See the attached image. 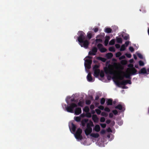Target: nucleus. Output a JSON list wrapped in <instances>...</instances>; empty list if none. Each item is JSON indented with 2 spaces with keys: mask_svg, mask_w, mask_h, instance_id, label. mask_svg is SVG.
<instances>
[{
  "mask_svg": "<svg viewBox=\"0 0 149 149\" xmlns=\"http://www.w3.org/2000/svg\"><path fill=\"white\" fill-rule=\"evenodd\" d=\"M115 108L116 109H118L119 110H121L123 109L122 106L120 104H119L115 107Z\"/></svg>",
  "mask_w": 149,
  "mask_h": 149,
  "instance_id": "bb28decb",
  "label": "nucleus"
},
{
  "mask_svg": "<svg viewBox=\"0 0 149 149\" xmlns=\"http://www.w3.org/2000/svg\"><path fill=\"white\" fill-rule=\"evenodd\" d=\"M95 108L93 104H92L90 106V108L91 110H93Z\"/></svg>",
  "mask_w": 149,
  "mask_h": 149,
  "instance_id": "052dcab7",
  "label": "nucleus"
},
{
  "mask_svg": "<svg viewBox=\"0 0 149 149\" xmlns=\"http://www.w3.org/2000/svg\"><path fill=\"white\" fill-rule=\"evenodd\" d=\"M112 112L115 115H116L118 113V112L116 110H114L112 111Z\"/></svg>",
  "mask_w": 149,
  "mask_h": 149,
  "instance_id": "864d4df0",
  "label": "nucleus"
},
{
  "mask_svg": "<svg viewBox=\"0 0 149 149\" xmlns=\"http://www.w3.org/2000/svg\"><path fill=\"white\" fill-rule=\"evenodd\" d=\"M100 35H101V38H102L105 36V34L104 33H101Z\"/></svg>",
  "mask_w": 149,
  "mask_h": 149,
  "instance_id": "338daca9",
  "label": "nucleus"
},
{
  "mask_svg": "<svg viewBox=\"0 0 149 149\" xmlns=\"http://www.w3.org/2000/svg\"><path fill=\"white\" fill-rule=\"evenodd\" d=\"M105 121V118L104 117H101L100 119V121L101 122H104Z\"/></svg>",
  "mask_w": 149,
  "mask_h": 149,
  "instance_id": "3c124183",
  "label": "nucleus"
},
{
  "mask_svg": "<svg viewBox=\"0 0 149 149\" xmlns=\"http://www.w3.org/2000/svg\"><path fill=\"white\" fill-rule=\"evenodd\" d=\"M122 37L125 40H127L128 38H129V36L128 35H126L125 36H122Z\"/></svg>",
  "mask_w": 149,
  "mask_h": 149,
  "instance_id": "58836bf2",
  "label": "nucleus"
},
{
  "mask_svg": "<svg viewBox=\"0 0 149 149\" xmlns=\"http://www.w3.org/2000/svg\"><path fill=\"white\" fill-rule=\"evenodd\" d=\"M112 30L111 29L109 28H106L105 29L104 32L107 33H111Z\"/></svg>",
  "mask_w": 149,
  "mask_h": 149,
  "instance_id": "b1692460",
  "label": "nucleus"
},
{
  "mask_svg": "<svg viewBox=\"0 0 149 149\" xmlns=\"http://www.w3.org/2000/svg\"><path fill=\"white\" fill-rule=\"evenodd\" d=\"M85 116L88 118H91L92 116L91 114L89 112L86 113L85 114Z\"/></svg>",
  "mask_w": 149,
  "mask_h": 149,
  "instance_id": "c756f323",
  "label": "nucleus"
},
{
  "mask_svg": "<svg viewBox=\"0 0 149 149\" xmlns=\"http://www.w3.org/2000/svg\"><path fill=\"white\" fill-rule=\"evenodd\" d=\"M85 62L84 65L85 67L88 69H90L92 63V60H91L86 59L85 60Z\"/></svg>",
  "mask_w": 149,
  "mask_h": 149,
  "instance_id": "0eeeda50",
  "label": "nucleus"
},
{
  "mask_svg": "<svg viewBox=\"0 0 149 149\" xmlns=\"http://www.w3.org/2000/svg\"><path fill=\"white\" fill-rule=\"evenodd\" d=\"M79 36L78 37V41L81 47H84L87 48L89 44V41L86 40L85 34L83 31H79L78 32Z\"/></svg>",
  "mask_w": 149,
  "mask_h": 149,
  "instance_id": "f257e3e1",
  "label": "nucleus"
},
{
  "mask_svg": "<svg viewBox=\"0 0 149 149\" xmlns=\"http://www.w3.org/2000/svg\"><path fill=\"white\" fill-rule=\"evenodd\" d=\"M110 39V37L109 36H105V39L104 42L105 46H107V45Z\"/></svg>",
  "mask_w": 149,
  "mask_h": 149,
  "instance_id": "f8f14e48",
  "label": "nucleus"
},
{
  "mask_svg": "<svg viewBox=\"0 0 149 149\" xmlns=\"http://www.w3.org/2000/svg\"><path fill=\"white\" fill-rule=\"evenodd\" d=\"M121 63L122 64L125 65L126 64V61L125 60H123L121 61Z\"/></svg>",
  "mask_w": 149,
  "mask_h": 149,
  "instance_id": "4d7b16f0",
  "label": "nucleus"
},
{
  "mask_svg": "<svg viewBox=\"0 0 149 149\" xmlns=\"http://www.w3.org/2000/svg\"><path fill=\"white\" fill-rule=\"evenodd\" d=\"M75 120L77 122H79L81 121V118L79 116H77L75 118Z\"/></svg>",
  "mask_w": 149,
  "mask_h": 149,
  "instance_id": "e433bc0d",
  "label": "nucleus"
},
{
  "mask_svg": "<svg viewBox=\"0 0 149 149\" xmlns=\"http://www.w3.org/2000/svg\"><path fill=\"white\" fill-rule=\"evenodd\" d=\"M139 64L140 66H143L144 65V62L142 61H140L139 62Z\"/></svg>",
  "mask_w": 149,
  "mask_h": 149,
  "instance_id": "ea45409f",
  "label": "nucleus"
},
{
  "mask_svg": "<svg viewBox=\"0 0 149 149\" xmlns=\"http://www.w3.org/2000/svg\"><path fill=\"white\" fill-rule=\"evenodd\" d=\"M92 132V129H89L86 128L85 130V133L87 136L89 135Z\"/></svg>",
  "mask_w": 149,
  "mask_h": 149,
  "instance_id": "4468645a",
  "label": "nucleus"
},
{
  "mask_svg": "<svg viewBox=\"0 0 149 149\" xmlns=\"http://www.w3.org/2000/svg\"><path fill=\"white\" fill-rule=\"evenodd\" d=\"M100 125L103 128H104L106 127V125L105 123H101Z\"/></svg>",
  "mask_w": 149,
  "mask_h": 149,
  "instance_id": "8fccbe9b",
  "label": "nucleus"
},
{
  "mask_svg": "<svg viewBox=\"0 0 149 149\" xmlns=\"http://www.w3.org/2000/svg\"><path fill=\"white\" fill-rule=\"evenodd\" d=\"M92 32L89 31L87 33V37L89 40L90 39L92 38Z\"/></svg>",
  "mask_w": 149,
  "mask_h": 149,
  "instance_id": "393cba45",
  "label": "nucleus"
},
{
  "mask_svg": "<svg viewBox=\"0 0 149 149\" xmlns=\"http://www.w3.org/2000/svg\"><path fill=\"white\" fill-rule=\"evenodd\" d=\"M97 47L98 48L100 49L103 47V45L99 43L97 45Z\"/></svg>",
  "mask_w": 149,
  "mask_h": 149,
  "instance_id": "a18cd8bd",
  "label": "nucleus"
},
{
  "mask_svg": "<svg viewBox=\"0 0 149 149\" xmlns=\"http://www.w3.org/2000/svg\"><path fill=\"white\" fill-rule=\"evenodd\" d=\"M121 72L124 75L123 76H120L119 79L120 80H123L124 77H125L126 78L131 79V78L130 77V76L132 75H134L131 73V72L127 71V70L126 71V73H125L122 71Z\"/></svg>",
  "mask_w": 149,
  "mask_h": 149,
  "instance_id": "39448f33",
  "label": "nucleus"
},
{
  "mask_svg": "<svg viewBox=\"0 0 149 149\" xmlns=\"http://www.w3.org/2000/svg\"><path fill=\"white\" fill-rule=\"evenodd\" d=\"M84 102L83 101H80L78 103V105L79 106L82 107L83 106Z\"/></svg>",
  "mask_w": 149,
  "mask_h": 149,
  "instance_id": "f704fd0d",
  "label": "nucleus"
},
{
  "mask_svg": "<svg viewBox=\"0 0 149 149\" xmlns=\"http://www.w3.org/2000/svg\"><path fill=\"white\" fill-rule=\"evenodd\" d=\"M72 130L73 132H75L76 129V125L73 123L72 124Z\"/></svg>",
  "mask_w": 149,
  "mask_h": 149,
  "instance_id": "a878e982",
  "label": "nucleus"
},
{
  "mask_svg": "<svg viewBox=\"0 0 149 149\" xmlns=\"http://www.w3.org/2000/svg\"><path fill=\"white\" fill-rule=\"evenodd\" d=\"M105 100L104 98H101L100 100V103L101 104H104L105 102Z\"/></svg>",
  "mask_w": 149,
  "mask_h": 149,
  "instance_id": "473e14b6",
  "label": "nucleus"
},
{
  "mask_svg": "<svg viewBox=\"0 0 149 149\" xmlns=\"http://www.w3.org/2000/svg\"><path fill=\"white\" fill-rule=\"evenodd\" d=\"M94 32L96 33L98 31V29L97 28H95L94 29H93Z\"/></svg>",
  "mask_w": 149,
  "mask_h": 149,
  "instance_id": "13d9d810",
  "label": "nucleus"
},
{
  "mask_svg": "<svg viewBox=\"0 0 149 149\" xmlns=\"http://www.w3.org/2000/svg\"><path fill=\"white\" fill-rule=\"evenodd\" d=\"M77 107V105L75 103H71L69 105L65 107L66 110L68 112L73 113V110L74 108Z\"/></svg>",
  "mask_w": 149,
  "mask_h": 149,
  "instance_id": "20e7f679",
  "label": "nucleus"
},
{
  "mask_svg": "<svg viewBox=\"0 0 149 149\" xmlns=\"http://www.w3.org/2000/svg\"><path fill=\"white\" fill-rule=\"evenodd\" d=\"M92 119L95 123H97L99 120V118L96 115L94 114L92 117Z\"/></svg>",
  "mask_w": 149,
  "mask_h": 149,
  "instance_id": "9b49d317",
  "label": "nucleus"
},
{
  "mask_svg": "<svg viewBox=\"0 0 149 149\" xmlns=\"http://www.w3.org/2000/svg\"><path fill=\"white\" fill-rule=\"evenodd\" d=\"M96 59L98 60H100L103 62H105L106 61V59L104 58L101 57H97Z\"/></svg>",
  "mask_w": 149,
  "mask_h": 149,
  "instance_id": "4be33fe9",
  "label": "nucleus"
},
{
  "mask_svg": "<svg viewBox=\"0 0 149 149\" xmlns=\"http://www.w3.org/2000/svg\"><path fill=\"white\" fill-rule=\"evenodd\" d=\"M113 100L112 99H108L107 102V105H111L112 104Z\"/></svg>",
  "mask_w": 149,
  "mask_h": 149,
  "instance_id": "aec40b11",
  "label": "nucleus"
},
{
  "mask_svg": "<svg viewBox=\"0 0 149 149\" xmlns=\"http://www.w3.org/2000/svg\"><path fill=\"white\" fill-rule=\"evenodd\" d=\"M94 130L96 132H99L100 131V126L98 125H95L94 127Z\"/></svg>",
  "mask_w": 149,
  "mask_h": 149,
  "instance_id": "412c9836",
  "label": "nucleus"
},
{
  "mask_svg": "<svg viewBox=\"0 0 149 149\" xmlns=\"http://www.w3.org/2000/svg\"><path fill=\"white\" fill-rule=\"evenodd\" d=\"M104 110L105 111H106L107 112H109L110 111V109L107 107H105V109H104Z\"/></svg>",
  "mask_w": 149,
  "mask_h": 149,
  "instance_id": "5fc2aeb1",
  "label": "nucleus"
},
{
  "mask_svg": "<svg viewBox=\"0 0 149 149\" xmlns=\"http://www.w3.org/2000/svg\"><path fill=\"white\" fill-rule=\"evenodd\" d=\"M82 132V130L80 128H78L75 134H74L75 138L78 140H80L83 139V137L81 134Z\"/></svg>",
  "mask_w": 149,
  "mask_h": 149,
  "instance_id": "7ed1b4c3",
  "label": "nucleus"
},
{
  "mask_svg": "<svg viewBox=\"0 0 149 149\" xmlns=\"http://www.w3.org/2000/svg\"><path fill=\"white\" fill-rule=\"evenodd\" d=\"M121 55V53L120 52H118L116 54V57H119Z\"/></svg>",
  "mask_w": 149,
  "mask_h": 149,
  "instance_id": "79ce46f5",
  "label": "nucleus"
},
{
  "mask_svg": "<svg viewBox=\"0 0 149 149\" xmlns=\"http://www.w3.org/2000/svg\"><path fill=\"white\" fill-rule=\"evenodd\" d=\"M128 67L131 68H127V71L131 72V74L133 75L136 74L137 72V70L133 67V65L132 64H130L128 65Z\"/></svg>",
  "mask_w": 149,
  "mask_h": 149,
  "instance_id": "423d86ee",
  "label": "nucleus"
},
{
  "mask_svg": "<svg viewBox=\"0 0 149 149\" xmlns=\"http://www.w3.org/2000/svg\"><path fill=\"white\" fill-rule=\"evenodd\" d=\"M88 119H84L83 120L81 121V124L84 127L85 125V124L88 122Z\"/></svg>",
  "mask_w": 149,
  "mask_h": 149,
  "instance_id": "f3484780",
  "label": "nucleus"
},
{
  "mask_svg": "<svg viewBox=\"0 0 149 149\" xmlns=\"http://www.w3.org/2000/svg\"><path fill=\"white\" fill-rule=\"evenodd\" d=\"M117 85L120 84L122 85H125L127 84L126 80H123L120 83L118 82H117Z\"/></svg>",
  "mask_w": 149,
  "mask_h": 149,
  "instance_id": "a211bd4d",
  "label": "nucleus"
},
{
  "mask_svg": "<svg viewBox=\"0 0 149 149\" xmlns=\"http://www.w3.org/2000/svg\"><path fill=\"white\" fill-rule=\"evenodd\" d=\"M139 74H146L147 73V71L145 68H143L141 69L139 72Z\"/></svg>",
  "mask_w": 149,
  "mask_h": 149,
  "instance_id": "2eb2a0df",
  "label": "nucleus"
},
{
  "mask_svg": "<svg viewBox=\"0 0 149 149\" xmlns=\"http://www.w3.org/2000/svg\"><path fill=\"white\" fill-rule=\"evenodd\" d=\"M107 50V49L105 48L102 47V48H101L100 49V52H105Z\"/></svg>",
  "mask_w": 149,
  "mask_h": 149,
  "instance_id": "c9c22d12",
  "label": "nucleus"
},
{
  "mask_svg": "<svg viewBox=\"0 0 149 149\" xmlns=\"http://www.w3.org/2000/svg\"><path fill=\"white\" fill-rule=\"evenodd\" d=\"M94 126V124L93 122L91 121L90 120L89 123H88L87 124V128L89 129H92L91 127Z\"/></svg>",
  "mask_w": 149,
  "mask_h": 149,
  "instance_id": "9d476101",
  "label": "nucleus"
},
{
  "mask_svg": "<svg viewBox=\"0 0 149 149\" xmlns=\"http://www.w3.org/2000/svg\"><path fill=\"white\" fill-rule=\"evenodd\" d=\"M105 133V131L104 130H102L100 132V133L102 134H104Z\"/></svg>",
  "mask_w": 149,
  "mask_h": 149,
  "instance_id": "0e129e2a",
  "label": "nucleus"
},
{
  "mask_svg": "<svg viewBox=\"0 0 149 149\" xmlns=\"http://www.w3.org/2000/svg\"><path fill=\"white\" fill-rule=\"evenodd\" d=\"M125 49V45H123L121 47L120 49V51H124Z\"/></svg>",
  "mask_w": 149,
  "mask_h": 149,
  "instance_id": "72a5a7b5",
  "label": "nucleus"
},
{
  "mask_svg": "<svg viewBox=\"0 0 149 149\" xmlns=\"http://www.w3.org/2000/svg\"><path fill=\"white\" fill-rule=\"evenodd\" d=\"M97 49L96 47H93L92 50V51L89 52L88 54L90 55H95L97 52Z\"/></svg>",
  "mask_w": 149,
  "mask_h": 149,
  "instance_id": "6e6552de",
  "label": "nucleus"
},
{
  "mask_svg": "<svg viewBox=\"0 0 149 149\" xmlns=\"http://www.w3.org/2000/svg\"><path fill=\"white\" fill-rule=\"evenodd\" d=\"M100 70L99 69L95 70H94V76L95 77H97L100 73Z\"/></svg>",
  "mask_w": 149,
  "mask_h": 149,
  "instance_id": "ddd939ff",
  "label": "nucleus"
},
{
  "mask_svg": "<svg viewBox=\"0 0 149 149\" xmlns=\"http://www.w3.org/2000/svg\"><path fill=\"white\" fill-rule=\"evenodd\" d=\"M91 103V101L89 100H86V104L87 105H89Z\"/></svg>",
  "mask_w": 149,
  "mask_h": 149,
  "instance_id": "de8ad7c7",
  "label": "nucleus"
},
{
  "mask_svg": "<svg viewBox=\"0 0 149 149\" xmlns=\"http://www.w3.org/2000/svg\"><path fill=\"white\" fill-rule=\"evenodd\" d=\"M87 79L88 81L91 82L92 81L93 78H92L91 74L90 73H89L88 74L87 77Z\"/></svg>",
  "mask_w": 149,
  "mask_h": 149,
  "instance_id": "dca6fc26",
  "label": "nucleus"
},
{
  "mask_svg": "<svg viewBox=\"0 0 149 149\" xmlns=\"http://www.w3.org/2000/svg\"><path fill=\"white\" fill-rule=\"evenodd\" d=\"M129 50L132 52H133L134 51V48L132 47H130L129 48Z\"/></svg>",
  "mask_w": 149,
  "mask_h": 149,
  "instance_id": "603ef678",
  "label": "nucleus"
},
{
  "mask_svg": "<svg viewBox=\"0 0 149 149\" xmlns=\"http://www.w3.org/2000/svg\"><path fill=\"white\" fill-rule=\"evenodd\" d=\"M115 46L117 49L119 48L120 47V45L118 44H116L115 45Z\"/></svg>",
  "mask_w": 149,
  "mask_h": 149,
  "instance_id": "bf43d9fd",
  "label": "nucleus"
},
{
  "mask_svg": "<svg viewBox=\"0 0 149 149\" xmlns=\"http://www.w3.org/2000/svg\"><path fill=\"white\" fill-rule=\"evenodd\" d=\"M104 70L105 73L107 74H113L114 73L113 66L111 64H109L107 67H104Z\"/></svg>",
  "mask_w": 149,
  "mask_h": 149,
  "instance_id": "f03ea898",
  "label": "nucleus"
},
{
  "mask_svg": "<svg viewBox=\"0 0 149 149\" xmlns=\"http://www.w3.org/2000/svg\"><path fill=\"white\" fill-rule=\"evenodd\" d=\"M98 108L101 110H103L104 109V107L102 106H100L98 107Z\"/></svg>",
  "mask_w": 149,
  "mask_h": 149,
  "instance_id": "680f3d73",
  "label": "nucleus"
},
{
  "mask_svg": "<svg viewBox=\"0 0 149 149\" xmlns=\"http://www.w3.org/2000/svg\"><path fill=\"white\" fill-rule=\"evenodd\" d=\"M99 68V65H95L93 67V69L94 70H97Z\"/></svg>",
  "mask_w": 149,
  "mask_h": 149,
  "instance_id": "c03bdc74",
  "label": "nucleus"
},
{
  "mask_svg": "<svg viewBox=\"0 0 149 149\" xmlns=\"http://www.w3.org/2000/svg\"><path fill=\"white\" fill-rule=\"evenodd\" d=\"M125 58V56L124 55H122L119 58V59L120 60L124 59Z\"/></svg>",
  "mask_w": 149,
  "mask_h": 149,
  "instance_id": "69168bd1",
  "label": "nucleus"
},
{
  "mask_svg": "<svg viewBox=\"0 0 149 149\" xmlns=\"http://www.w3.org/2000/svg\"><path fill=\"white\" fill-rule=\"evenodd\" d=\"M81 112V108L77 107L74 110V113L76 115H78Z\"/></svg>",
  "mask_w": 149,
  "mask_h": 149,
  "instance_id": "1a4fd4ad",
  "label": "nucleus"
},
{
  "mask_svg": "<svg viewBox=\"0 0 149 149\" xmlns=\"http://www.w3.org/2000/svg\"><path fill=\"white\" fill-rule=\"evenodd\" d=\"M101 115L103 116L106 117L108 116V114L104 112H102L101 113Z\"/></svg>",
  "mask_w": 149,
  "mask_h": 149,
  "instance_id": "4c0bfd02",
  "label": "nucleus"
},
{
  "mask_svg": "<svg viewBox=\"0 0 149 149\" xmlns=\"http://www.w3.org/2000/svg\"><path fill=\"white\" fill-rule=\"evenodd\" d=\"M95 111L96 112L97 114L98 115L100 114L101 113V111L98 109H95Z\"/></svg>",
  "mask_w": 149,
  "mask_h": 149,
  "instance_id": "37998d69",
  "label": "nucleus"
},
{
  "mask_svg": "<svg viewBox=\"0 0 149 149\" xmlns=\"http://www.w3.org/2000/svg\"><path fill=\"white\" fill-rule=\"evenodd\" d=\"M113 56V54L111 53H108L106 54V56L108 59L111 58Z\"/></svg>",
  "mask_w": 149,
  "mask_h": 149,
  "instance_id": "6ab92c4d",
  "label": "nucleus"
},
{
  "mask_svg": "<svg viewBox=\"0 0 149 149\" xmlns=\"http://www.w3.org/2000/svg\"><path fill=\"white\" fill-rule=\"evenodd\" d=\"M91 136L95 138H97L99 137V135L97 133H93L91 134Z\"/></svg>",
  "mask_w": 149,
  "mask_h": 149,
  "instance_id": "5701e85b",
  "label": "nucleus"
},
{
  "mask_svg": "<svg viewBox=\"0 0 149 149\" xmlns=\"http://www.w3.org/2000/svg\"><path fill=\"white\" fill-rule=\"evenodd\" d=\"M125 55L128 58H130L131 57V55L130 54L126 53L125 54Z\"/></svg>",
  "mask_w": 149,
  "mask_h": 149,
  "instance_id": "6e6d98bb",
  "label": "nucleus"
},
{
  "mask_svg": "<svg viewBox=\"0 0 149 149\" xmlns=\"http://www.w3.org/2000/svg\"><path fill=\"white\" fill-rule=\"evenodd\" d=\"M115 43V40L114 39H112L109 42V45H114Z\"/></svg>",
  "mask_w": 149,
  "mask_h": 149,
  "instance_id": "7c9ffc66",
  "label": "nucleus"
},
{
  "mask_svg": "<svg viewBox=\"0 0 149 149\" xmlns=\"http://www.w3.org/2000/svg\"><path fill=\"white\" fill-rule=\"evenodd\" d=\"M95 41L97 43H101L102 42V40L101 39H96Z\"/></svg>",
  "mask_w": 149,
  "mask_h": 149,
  "instance_id": "a19ab883",
  "label": "nucleus"
},
{
  "mask_svg": "<svg viewBox=\"0 0 149 149\" xmlns=\"http://www.w3.org/2000/svg\"><path fill=\"white\" fill-rule=\"evenodd\" d=\"M83 110L84 112L87 113L89 112L90 109L87 106H86L84 107V108L83 109Z\"/></svg>",
  "mask_w": 149,
  "mask_h": 149,
  "instance_id": "cd10ccee",
  "label": "nucleus"
},
{
  "mask_svg": "<svg viewBox=\"0 0 149 149\" xmlns=\"http://www.w3.org/2000/svg\"><path fill=\"white\" fill-rule=\"evenodd\" d=\"M137 55L138 56V57L140 58V59H143V56L139 53H138L137 54Z\"/></svg>",
  "mask_w": 149,
  "mask_h": 149,
  "instance_id": "49530a36",
  "label": "nucleus"
},
{
  "mask_svg": "<svg viewBox=\"0 0 149 149\" xmlns=\"http://www.w3.org/2000/svg\"><path fill=\"white\" fill-rule=\"evenodd\" d=\"M116 40L118 43H122L123 40L121 38L116 37Z\"/></svg>",
  "mask_w": 149,
  "mask_h": 149,
  "instance_id": "c85d7f7f",
  "label": "nucleus"
},
{
  "mask_svg": "<svg viewBox=\"0 0 149 149\" xmlns=\"http://www.w3.org/2000/svg\"><path fill=\"white\" fill-rule=\"evenodd\" d=\"M127 81V84H131V82L130 81V80H126Z\"/></svg>",
  "mask_w": 149,
  "mask_h": 149,
  "instance_id": "774afa93",
  "label": "nucleus"
},
{
  "mask_svg": "<svg viewBox=\"0 0 149 149\" xmlns=\"http://www.w3.org/2000/svg\"><path fill=\"white\" fill-rule=\"evenodd\" d=\"M113 114L112 113H109V118H112L113 117Z\"/></svg>",
  "mask_w": 149,
  "mask_h": 149,
  "instance_id": "e2e57ef3",
  "label": "nucleus"
},
{
  "mask_svg": "<svg viewBox=\"0 0 149 149\" xmlns=\"http://www.w3.org/2000/svg\"><path fill=\"white\" fill-rule=\"evenodd\" d=\"M100 76L102 77H103L104 76V74L103 71H101L100 73Z\"/></svg>",
  "mask_w": 149,
  "mask_h": 149,
  "instance_id": "09e8293b",
  "label": "nucleus"
},
{
  "mask_svg": "<svg viewBox=\"0 0 149 149\" xmlns=\"http://www.w3.org/2000/svg\"><path fill=\"white\" fill-rule=\"evenodd\" d=\"M109 50L110 52H115V48L113 47H109Z\"/></svg>",
  "mask_w": 149,
  "mask_h": 149,
  "instance_id": "2f4dec72",
  "label": "nucleus"
}]
</instances>
